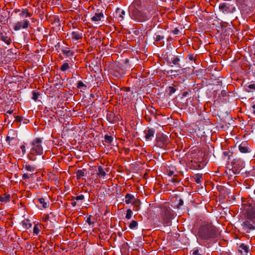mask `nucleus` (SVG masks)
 I'll use <instances>...</instances> for the list:
<instances>
[{"instance_id":"14","label":"nucleus","mask_w":255,"mask_h":255,"mask_svg":"<svg viewBox=\"0 0 255 255\" xmlns=\"http://www.w3.org/2000/svg\"><path fill=\"white\" fill-rule=\"evenodd\" d=\"M245 91L248 93H251L255 91V83L254 81H251L244 86Z\"/></svg>"},{"instance_id":"1","label":"nucleus","mask_w":255,"mask_h":255,"mask_svg":"<svg viewBox=\"0 0 255 255\" xmlns=\"http://www.w3.org/2000/svg\"><path fill=\"white\" fill-rule=\"evenodd\" d=\"M217 229L211 222L204 221L202 222L197 233V239L203 241H212L218 237Z\"/></svg>"},{"instance_id":"21","label":"nucleus","mask_w":255,"mask_h":255,"mask_svg":"<svg viewBox=\"0 0 255 255\" xmlns=\"http://www.w3.org/2000/svg\"><path fill=\"white\" fill-rule=\"evenodd\" d=\"M125 198H126L125 203L127 204H130V203H132L133 201L134 200H136L134 198V196L133 195L131 194H129V193H127L126 195Z\"/></svg>"},{"instance_id":"32","label":"nucleus","mask_w":255,"mask_h":255,"mask_svg":"<svg viewBox=\"0 0 255 255\" xmlns=\"http://www.w3.org/2000/svg\"><path fill=\"white\" fill-rule=\"evenodd\" d=\"M73 200H75L78 202H80L79 201H83L85 199V196L83 194L79 195L78 196H77L76 197H72Z\"/></svg>"},{"instance_id":"50","label":"nucleus","mask_w":255,"mask_h":255,"mask_svg":"<svg viewBox=\"0 0 255 255\" xmlns=\"http://www.w3.org/2000/svg\"><path fill=\"white\" fill-rule=\"evenodd\" d=\"M22 121V118L20 116H17L15 117V121L21 122Z\"/></svg>"},{"instance_id":"3","label":"nucleus","mask_w":255,"mask_h":255,"mask_svg":"<svg viewBox=\"0 0 255 255\" xmlns=\"http://www.w3.org/2000/svg\"><path fill=\"white\" fill-rule=\"evenodd\" d=\"M130 17L137 22H142L150 19L151 14L149 12H144L137 8H134L130 13Z\"/></svg>"},{"instance_id":"43","label":"nucleus","mask_w":255,"mask_h":255,"mask_svg":"<svg viewBox=\"0 0 255 255\" xmlns=\"http://www.w3.org/2000/svg\"><path fill=\"white\" fill-rule=\"evenodd\" d=\"M39 232H40V230L39 229V228L37 227H36V226H35L33 228L34 234L38 235V233H39Z\"/></svg>"},{"instance_id":"52","label":"nucleus","mask_w":255,"mask_h":255,"mask_svg":"<svg viewBox=\"0 0 255 255\" xmlns=\"http://www.w3.org/2000/svg\"><path fill=\"white\" fill-rule=\"evenodd\" d=\"M49 218H50V217L48 215H47L45 217L43 218V220L45 222H47L49 220Z\"/></svg>"},{"instance_id":"59","label":"nucleus","mask_w":255,"mask_h":255,"mask_svg":"<svg viewBox=\"0 0 255 255\" xmlns=\"http://www.w3.org/2000/svg\"><path fill=\"white\" fill-rule=\"evenodd\" d=\"M129 149H128V148L126 149H125V153H126V154H128V152H129Z\"/></svg>"},{"instance_id":"44","label":"nucleus","mask_w":255,"mask_h":255,"mask_svg":"<svg viewBox=\"0 0 255 255\" xmlns=\"http://www.w3.org/2000/svg\"><path fill=\"white\" fill-rule=\"evenodd\" d=\"M22 178L23 180H26V179H29L30 176H29V175L28 174L24 173V174H22Z\"/></svg>"},{"instance_id":"39","label":"nucleus","mask_w":255,"mask_h":255,"mask_svg":"<svg viewBox=\"0 0 255 255\" xmlns=\"http://www.w3.org/2000/svg\"><path fill=\"white\" fill-rule=\"evenodd\" d=\"M191 255H202L199 252V250L197 248H194L192 251H191Z\"/></svg>"},{"instance_id":"10","label":"nucleus","mask_w":255,"mask_h":255,"mask_svg":"<svg viewBox=\"0 0 255 255\" xmlns=\"http://www.w3.org/2000/svg\"><path fill=\"white\" fill-rule=\"evenodd\" d=\"M17 137V133L16 130L10 129L8 130L7 135L6 137V141L8 142L10 145V143L12 140H16Z\"/></svg>"},{"instance_id":"60","label":"nucleus","mask_w":255,"mask_h":255,"mask_svg":"<svg viewBox=\"0 0 255 255\" xmlns=\"http://www.w3.org/2000/svg\"><path fill=\"white\" fill-rule=\"evenodd\" d=\"M28 122V120L26 119H24V121L23 122L24 123H27Z\"/></svg>"},{"instance_id":"55","label":"nucleus","mask_w":255,"mask_h":255,"mask_svg":"<svg viewBox=\"0 0 255 255\" xmlns=\"http://www.w3.org/2000/svg\"><path fill=\"white\" fill-rule=\"evenodd\" d=\"M252 112L255 115V105H254L252 107Z\"/></svg>"},{"instance_id":"18","label":"nucleus","mask_w":255,"mask_h":255,"mask_svg":"<svg viewBox=\"0 0 255 255\" xmlns=\"http://www.w3.org/2000/svg\"><path fill=\"white\" fill-rule=\"evenodd\" d=\"M239 150L241 152L246 153L249 152L248 143L247 142H242L239 146Z\"/></svg>"},{"instance_id":"37","label":"nucleus","mask_w":255,"mask_h":255,"mask_svg":"<svg viewBox=\"0 0 255 255\" xmlns=\"http://www.w3.org/2000/svg\"><path fill=\"white\" fill-rule=\"evenodd\" d=\"M132 215V210L130 209H128L127 211V214L126 216V218L129 220L131 218Z\"/></svg>"},{"instance_id":"31","label":"nucleus","mask_w":255,"mask_h":255,"mask_svg":"<svg viewBox=\"0 0 255 255\" xmlns=\"http://www.w3.org/2000/svg\"><path fill=\"white\" fill-rule=\"evenodd\" d=\"M138 226L137 222L135 220H132L131 223L129 225V228L130 229L133 230L137 228Z\"/></svg>"},{"instance_id":"15","label":"nucleus","mask_w":255,"mask_h":255,"mask_svg":"<svg viewBox=\"0 0 255 255\" xmlns=\"http://www.w3.org/2000/svg\"><path fill=\"white\" fill-rule=\"evenodd\" d=\"M0 40L5 43L7 45H9L12 40L9 36H8L6 32L2 33L0 32Z\"/></svg>"},{"instance_id":"25","label":"nucleus","mask_w":255,"mask_h":255,"mask_svg":"<svg viewBox=\"0 0 255 255\" xmlns=\"http://www.w3.org/2000/svg\"><path fill=\"white\" fill-rule=\"evenodd\" d=\"M98 176L100 178L104 177L106 176V172L104 171V169L103 168V167L101 166H99L98 167Z\"/></svg>"},{"instance_id":"30","label":"nucleus","mask_w":255,"mask_h":255,"mask_svg":"<svg viewBox=\"0 0 255 255\" xmlns=\"http://www.w3.org/2000/svg\"><path fill=\"white\" fill-rule=\"evenodd\" d=\"M140 200L138 199L134 200L132 203L134 205V208H135V210L137 211L140 209Z\"/></svg>"},{"instance_id":"19","label":"nucleus","mask_w":255,"mask_h":255,"mask_svg":"<svg viewBox=\"0 0 255 255\" xmlns=\"http://www.w3.org/2000/svg\"><path fill=\"white\" fill-rule=\"evenodd\" d=\"M61 51L63 54L67 57H73L75 54V52L68 48H66V49H62Z\"/></svg>"},{"instance_id":"2","label":"nucleus","mask_w":255,"mask_h":255,"mask_svg":"<svg viewBox=\"0 0 255 255\" xmlns=\"http://www.w3.org/2000/svg\"><path fill=\"white\" fill-rule=\"evenodd\" d=\"M241 227L243 232L247 234L255 231V206L246 211Z\"/></svg>"},{"instance_id":"49","label":"nucleus","mask_w":255,"mask_h":255,"mask_svg":"<svg viewBox=\"0 0 255 255\" xmlns=\"http://www.w3.org/2000/svg\"><path fill=\"white\" fill-rule=\"evenodd\" d=\"M183 201L182 199H180L179 200V203L177 205V207L179 208L180 206H182L183 205Z\"/></svg>"},{"instance_id":"22","label":"nucleus","mask_w":255,"mask_h":255,"mask_svg":"<svg viewBox=\"0 0 255 255\" xmlns=\"http://www.w3.org/2000/svg\"><path fill=\"white\" fill-rule=\"evenodd\" d=\"M37 203L42 205L43 208H47L49 205V201H46L44 198H38L37 201Z\"/></svg>"},{"instance_id":"56","label":"nucleus","mask_w":255,"mask_h":255,"mask_svg":"<svg viewBox=\"0 0 255 255\" xmlns=\"http://www.w3.org/2000/svg\"><path fill=\"white\" fill-rule=\"evenodd\" d=\"M145 119L147 121H150V120L151 119V118H150L149 116H147V115H146V116H145Z\"/></svg>"},{"instance_id":"29","label":"nucleus","mask_w":255,"mask_h":255,"mask_svg":"<svg viewBox=\"0 0 255 255\" xmlns=\"http://www.w3.org/2000/svg\"><path fill=\"white\" fill-rule=\"evenodd\" d=\"M19 15L22 17H30L32 14L29 13L27 9L25 8L22 9V11Z\"/></svg>"},{"instance_id":"45","label":"nucleus","mask_w":255,"mask_h":255,"mask_svg":"<svg viewBox=\"0 0 255 255\" xmlns=\"http://www.w3.org/2000/svg\"><path fill=\"white\" fill-rule=\"evenodd\" d=\"M230 153L232 154V153L229 150L224 151L223 152V155L224 156V157H226L227 156H230Z\"/></svg>"},{"instance_id":"48","label":"nucleus","mask_w":255,"mask_h":255,"mask_svg":"<svg viewBox=\"0 0 255 255\" xmlns=\"http://www.w3.org/2000/svg\"><path fill=\"white\" fill-rule=\"evenodd\" d=\"M20 149H21L22 150V153L24 154L26 152V150H25V145H22L20 146Z\"/></svg>"},{"instance_id":"9","label":"nucleus","mask_w":255,"mask_h":255,"mask_svg":"<svg viewBox=\"0 0 255 255\" xmlns=\"http://www.w3.org/2000/svg\"><path fill=\"white\" fill-rule=\"evenodd\" d=\"M30 26L29 21L27 19H23L14 23L13 25V29L15 31H18L21 29H27Z\"/></svg>"},{"instance_id":"17","label":"nucleus","mask_w":255,"mask_h":255,"mask_svg":"<svg viewBox=\"0 0 255 255\" xmlns=\"http://www.w3.org/2000/svg\"><path fill=\"white\" fill-rule=\"evenodd\" d=\"M145 138L146 140H150L154 136L155 133L154 129L152 128H148L147 130L144 131Z\"/></svg>"},{"instance_id":"46","label":"nucleus","mask_w":255,"mask_h":255,"mask_svg":"<svg viewBox=\"0 0 255 255\" xmlns=\"http://www.w3.org/2000/svg\"><path fill=\"white\" fill-rule=\"evenodd\" d=\"M123 97V99H124L126 102H128L129 100V97H128L127 93L124 94Z\"/></svg>"},{"instance_id":"13","label":"nucleus","mask_w":255,"mask_h":255,"mask_svg":"<svg viewBox=\"0 0 255 255\" xmlns=\"http://www.w3.org/2000/svg\"><path fill=\"white\" fill-rule=\"evenodd\" d=\"M107 120L111 123H116L119 120L118 117L114 113L110 112L107 114Z\"/></svg>"},{"instance_id":"38","label":"nucleus","mask_w":255,"mask_h":255,"mask_svg":"<svg viewBox=\"0 0 255 255\" xmlns=\"http://www.w3.org/2000/svg\"><path fill=\"white\" fill-rule=\"evenodd\" d=\"M171 182L173 183H179L180 180L178 178L177 175H173V177L170 179Z\"/></svg>"},{"instance_id":"61","label":"nucleus","mask_w":255,"mask_h":255,"mask_svg":"<svg viewBox=\"0 0 255 255\" xmlns=\"http://www.w3.org/2000/svg\"><path fill=\"white\" fill-rule=\"evenodd\" d=\"M29 159L30 160H32V161H33V160H34V159H32V158H30L29 157Z\"/></svg>"},{"instance_id":"36","label":"nucleus","mask_w":255,"mask_h":255,"mask_svg":"<svg viewBox=\"0 0 255 255\" xmlns=\"http://www.w3.org/2000/svg\"><path fill=\"white\" fill-rule=\"evenodd\" d=\"M70 68L69 64L68 63H63L61 66L60 68V69L62 71H65L66 70H68Z\"/></svg>"},{"instance_id":"26","label":"nucleus","mask_w":255,"mask_h":255,"mask_svg":"<svg viewBox=\"0 0 255 255\" xmlns=\"http://www.w3.org/2000/svg\"><path fill=\"white\" fill-rule=\"evenodd\" d=\"M10 197L9 194H4L2 196H0V202L7 203L10 200Z\"/></svg>"},{"instance_id":"4","label":"nucleus","mask_w":255,"mask_h":255,"mask_svg":"<svg viewBox=\"0 0 255 255\" xmlns=\"http://www.w3.org/2000/svg\"><path fill=\"white\" fill-rule=\"evenodd\" d=\"M219 9L224 14L228 15L234 13L236 8L231 1H224L219 3Z\"/></svg>"},{"instance_id":"11","label":"nucleus","mask_w":255,"mask_h":255,"mask_svg":"<svg viewBox=\"0 0 255 255\" xmlns=\"http://www.w3.org/2000/svg\"><path fill=\"white\" fill-rule=\"evenodd\" d=\"M238 251L241 255H251L250 253V248L246 244L242 243L239 247Z\"/></svg>"},{"instance_id":"62","label":"nucleus","mask_w":255,"mask_h":255,"mask_svg":"<svg viewBox=\"0 0 255 255\" xmlns=\"http://www.w3.org/2000/svg\"><path fill=\"white\" fill-rule=\"evenodd\" d=\"M161 1H163V2H165L166 1V0H160Z\"/></svg>"},{"instance_id":"20","label":"nucleus","mask_w":255,"mask_h":255,"mask_svg":"<svg viewBox=\"0 0 255 255\" xmlns=\"http://www.w3.org/2000/svg\"><path fill=\"white\" fill-rule=\"evenodd\" d=\"M102 18H104V14L102 12L95 13L94 15L91 17V20L94 22H98L101 20Z\"/></svg>"},{"instance_id":"35","label":"nucleus","mask_w":255,"mask_h":255,"mask_svg":"<svg viewBox=\"0 0 255 255\" xmlns=\"http://www.w3.org/2000/svg\"><path fill=\"white\" fill-rule=\"evenodd\" d=\"M77 87L78 88V89H86V88H87V86L86 84H85L82 81H80L78 82L77 83Z\"/></svg>"},{"instance_id":"41","label":"nucleus","mask_w":255,"mask_h":255,"mask_svg":"<svg viewBox=\"0 0 255 255\" xmlns=\"http://www.w3.org/2000/svg\"><path fill=\"white\" fill-rule=\"evenodd\" d=\"M176 89L170 86L168 87V91H169V95H171L172 94L174 93L176 91Z\"/></svg>"},{"instance_id":"6","label":"nucleus","mask_w":255,"mask_h":255,"mask_svg":"<svg viewBox=\"0 0 255 255\" xmlns=\"http://www.w3.org/2000/svg\"><path fill=\"white\" fill-rule=\"evenodd\" d=\"M174 216V212L169 207L164 206L161 208V216L164 224H167Z\"/></svg>"},{"instance_id":"53","label":"nucleus","mask_w":255,"mask_h":255,"mask_svg":"<svg viewBox=\"0 0 255 255\" xmlns=\"http://www.w3.org/2000/svg\"><path fill=\"white\" fill-rule=\"evenodd\" d=\"M172 32L175 35L179 33V30L178 28H176L172 30Z\"/></svg>"},{"instance_id":"16","label":"nucleus","mask_w":255,"mask_h":255,"mask_svg":"<svg viewBox=\"0 0 255 255\" xmlns=\"http://www.w3.org/2000/svg\"><path fill=\"white\" fill-rule=\"evenodd\" d=\"M70 35L73 40H78L81 39L83 37L82 32L79 31H72L70 33Z\"/></svg>"},{"instance_id":"34","label":"nucleus","mask_w":255,"mask_h":255,"mask_svg":"<svg viewBox=\"0 0 255 255\" xmlns=\"http://www.w3.org/2000/svg\"><path fill=\"white\" fill-rule=\"evenodd\" d=\"M105 141L108 143H111L113 142V137L111 135L106 134L104 136Z\"/></svg>"},{"instance_id":"54","label":"nucleus","mask_w":255,"mask_h":255,"mask_svg":"<svg viewBox=\"0 0 255 255\" xmlns=\"http://www.w3.org/2000/svg\"><path fill=\"white\" fill-rule=\"evenodd\" d=\"M188 95V92L187 91H185L182 93V97H186Z\"/></svg>"},{"instance_id":"7","label":"nucleus","mask_w":255,"mask_h":255,"mask_svg":"<svg viewBox=\"0 0 255 255\" xmlns=\"http://www.w3.org/2000/svg\"><path fill=\"white\" fill-rule=\"evenodd\" d=\"M165 58L166 59L167 64L170 66L172 67L173 66H176L179 68H182V66L180 64V62L181 59L183 58V56L175 55L172 53H170L168 55H167V56Z\"/></svg>"},{"instance_id":"58","label":"nucleus","mask_w":255,"mask_h":255,"mask_svg":"<svg viewBox=\"0 0 255 255\" xmlns=\"http://www.w3.org/2000/svg\"><path fill=\"white\" fill-rule=\"evenodd\" d=\"M12 112H13V111L9 110L8 111H7L6 113L10 115L12 113Z\"/></svg>"},{"instance_id":"12","label":"nucleus","mask_w":255,"mask_h":255,"mask_svg":"<svg viewBox=\"0 0 255 255\" xmlns=\"http://www.w3.org/2000/svg\"><path fill=\"white\" fill-rule=\"evenodd\" d=\"M125 15V11L121 8H117L114 16L120 21H123Z\"/></svg>"},{"instance_id":"51","label":"nucleus","mask_w":255,"mask_h":255,"mask_svg":"<svg viewBox=\"0 0 255 255\" xmlns=\"http://www.w3.org/2000/svg\"><path fill=\"white\" fill-rule=\"evenodd\" d=\"M167 174L169 176H172V175H174V172L171 170L167 171Z\"/></svg>"},{"instance_id":"23","label":"nucleus","mask_w":255,"mask_h":255,"mask_svg":"<svg viewBox=\"0 0 255 255\" xmlns=\"http://www.w3.org/2000/svg\"><path fill=\"white\" fill-rule=\"evenodd\" d=\"M23 166L25 169L27 171L33 172L36 170V166L34 165H30L26 163L23 164Z\"/></svg>"},{"instance_id":"42","label":"nucleus","mask_w":255,"mask_h":255,"mask_svg":"<svg viewBox=\"0 0 255 255\" xmlns=\"http://www.w3.org/2000/svg\"><path fill=\"white\" fill-rule=\"evenodd\" d=\"M187 57L189 59V60L190 61H195V57L193 55V54H189L188 55H187Z\"/></svg>"},{"instance_id":"57","label":"nucleus","mask_w":255,"mask_h":255,"mask_svg":"<svg viewBox=\"0 0 255 255\" xmlns=\"http://www.w3.org/2000/svg\"><path fill=\"white\" fill-rule=\"evenodd\" d=\"M124 90L127 92H128L130 91V88L129 87H126Z\"/></svg>"},{"instance_id":"40","label":"nucleus","mask_w":255,"mask_h":255,"mask_svg":"<svg viewBox=\"0 0 255 255\" xmlns=\"http://www.w3.org/2000/svg\"><path fill=\"white\" fill-rule=\"evenodd\" d=\"M71 200H72V202H71V204L73 207H75L76 205H78V206H80L82 204V202H77L75 200H73L72 199H71Z\"/></svg>"},{"instance_id":"8","label":"nucleus","mask_w":255,"mask_h":255,"mask_svg":"<svg viewBox=\"0 0 255 255\" xmlns=\"http://www.w3.org/2000/svg\"><path fill=\"white\" fill-rule=\"evenodd\" d=\"M156 145L160 148L165 149L169 143L168 136L163 134H158L156 137Z\"/></svg>"},{"instance_id":"47","label":"nucleus","mask_w":255,"mask_h":255,"mask_svg":"<svg viewBox=\"0 0 255 255\" xmlns=\"http://www.w3.org/2000/svg\"><path fill=\"white\" fill-rule=\"evenodd\" d=\"M86 222H87V223L89 225H91L92 224H93V222H91V216H90L87 219V221Z\"/></svg>"},{"instance_id":"5","label":"nucleus","mask_w":255,"mask_h":255,"mask_svg":"<svg viewBox=\"0 0 255 255\" xmlns=\"http://www.w3.org/2000/svg\"><path fill=\"white\" fill-rule=\"evenodd\" d=\"M42 138L38 137L34 139L31 142L32 148L30 153L33 155H42L43 152V147L41 145Z\"/></svg>"},{"instance_id":"28","label":"nucleus","mask_w":255,"mask_h":255,"mask_svg":"<svg viewBox=\"0 0 255 255\" xmlns=\"http://www.w3.org/2000/svg\"><path fill=\"white\" fill-rule=\"evenodd\" d=\"M85 175V170H78L76 172V177L78 180L81 179L82 177L84 176Z\"/></svg>"},{"instance_id":"33","label":"nucleus","mask_w":255,"mask_h":255,"mask_svg":"<svg viewBox=\"0 0 255 255\" xmlns=\"http://www.w3.org/2000/svg\"><path fill=\"white\" fill-rule=\"evenodd\" d=\"M32 93V99L33 100H34L35 101H36V100L38 98L39 96L40 95V93L39 92H37L36 91H33Z\"/></svg>"},{"instance_id":"27","label":"nucleus","mask_w":255,"mask_h":255,"mask_svg":"<svg viewBox=\"0 0 255 255\" xmlns=\"http://www.w3.org/2000/svg\"><path fill=\"white\" fill-rule=\"evenodd\" d=\"M154 40L156 42L160 41L164 38V36L163 35L159 34V32H156L153 37Z\"/></svg>"},{"instance_id":"24","label":"nucleus","mask_w":255,"mask_h":255,"mask_svg":"<svg viewBox=\"0 0 255 255\" xmlns=\"http://www.w3.org/2000/svg\"><path fill=\"white\" fill-rule=\"evenodd\" d=\"M192 179H193V181L196 183H200L203 180V175L202 174H196L192 176Z\"/></svg>"},{"instance_id":"63","label":"nucleus","mask_w":255,"mask_h":255,"mask_svg":"<svg viewBox=\"0 0 255 255\" xmlns=\"http://www.w3.org/2000/svg\"><path fill=\"white\" fill-rule=\"evenodd\" d=\"M254 55L255 56V50L254 51Z\"/></svg>"}]
</instances>
